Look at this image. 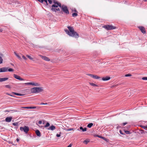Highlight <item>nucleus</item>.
<instances>
[{
	"instance_id": "nucleus-6",
	"label": "nucleus",
	"mask_w": 147,
	"mask_h": 147,
	"mask_svg": "<svg viewBox=\"0 0 147 147\" xmlns=\"http://www.w3.org/2000/svg\"><path fill=\"white\" fill-rule=\"evenodd\" d=\"M20 130L21 131H24L26 134H27L29 130V128L28 126H24L23 127H20Z\"/></svg>"
},
{
	"instance_id": "nucleus-14",
	"label": "nucleus",
	"mask_w": 147,
	"mask_h": 147,
	"mask_svg": "<svg viewBox=\"0 0 147 147\" xmlns=\"http://www.w3.org/2000/svg\"><path fill=\"white\" fill-rule=\"evenodd\" d=\"M110 79V77H109L106 76L105 77L102 78V80L103 81H105L109 80Z\"/></svg>"
},
{
	"instance_id": "nucleus-26",
	"label": "nucleus",
	"mask_w": 147,
	"mask_h": 147,
	"mask_svg": "<svg viewBox=\"0 0 147 147\" xmlns=\"http://www.w3.org/2000/svg\"><path fill=\"white\" fill-rule=\"evenodd\" d=\"M93 78L95 79H99L100 78V77L96 75H94Z\"/></svg>"
},
{
	"instance_id": "nucleus-18",
	"label": "nucleus",
	"mask_w": 147,
	"mask_h": 147,
	"mask_svg": "<svg viewBox=\"0 0 147 147\" xmlns=\"http://www.w3.org/2000/svg\"><path fill=\"white\" fill-rule=\"evenodd\" d=\"M80 130H81L82 132H84L86 131L87 130V128L86 127H85L84 128H83L82 127H80Z\"/></svg>"
},
{
	"instance_id": "nucleus-25",
	"label": "nucleus",
	"mask_w": 147,
	"mask_h": 147,
	"mask_svg": "<svg viewBox=\"0 0 147 147\" xmlns=\"http://www.w3.org/2000/svg\"><path fill=\"white\" fill-rule=\"evenodd\" d=\"M78 13L75 12L72 13V16L73 17H76L78 16Z\"/></svg>"
},
{
	"instance_id": "nucleus-42",
	"label": "nucleus",
	"mask_w": 147,
	"mask_h": 147,
	"mask_svg": "<svg viewBox=\"0 0 147 147\" xmlns=\"http://www.w3.org/2000/svg\"><path fill=\"white\" fill-rule=\"evenodd\" d=\"M88 75L90 76L91 77L93 78L94 75L92 74H88Z\"/></svg>"
},
{
	"instance_id": "nucleus-59",
	"label": "nucleus",
	"mask_w": 147,
	"mask_h": 147,
	"mask_svg": "<svg viewBox=\"0 0 147 147\" xmlns=\"http://www.w3.org/2000/svg\"><path fill=\"white\" fill-rule=\"evenodd\" d=\"M39 2L40 1V0H37Z\"/></svg>"
},
{
	"instance_id": "nucleus-20",
	"label": "nucleus",
	"mask_w": 147,
	"mask_h": 147,
	"mask_svg": "<svg viewBox=\"0 0 147 147\" xmlns=\"http://www.w3.org/2000/svg\"><path fill=\"white\" fill-rule=\"evenodd\" d=\"M74 128H66L65 130L67 131H71V130H72V131H74Z\"/></svg>"
},
{
	"instance_id": "nucleus-55",
	"label": "nucleus",
	"mask_w": 147,
	"mask_h": 147,
	"mask_svg": "<svg viewBox=\"0 0 147 147\" xmlns=\"http://www.w3.org/2000/svg\"><path fill=\"white\" fill-rule=\"evenodd\" d=\"M6 94H7V95H10V96H12V95H11L9 94V93H7Z\"/></svg>"
},
{
	"instance_id": "nucleus-22",
	"label": "nucleus",
	"mask_w": 147,
	"mask_h": 147,
	"mask_svg": "<svg viewBox=\"0 0 147 147\" xmlns=\"http://www.w3.org/2000/svg\"><path fill=\"white\" fill-rule=\"evenodd\" d=\"M26 56L28 57L29 59H30L31 60H32L33 61H34L33 59V58L32 57L30 56L29 55H26Z\"/></svg>"
},
{
	"instance_id": "nucleus-34",
	"label": "nucleus",
	"mask_w": 147,
	"mask_h": 147,
	"mask_svg": "<svg viewBox=\"0 0 147 147\" xmlns=\"http://www.w3.org/2000/svg\"><path fill=\"white\" fill-rule=\"evenodd\" d=\"M3 59L0 56V64H1L3 62Z\"/></svg>"
},
{
	"instance_id": "nucleus-27",
	"label": "nucleus",
	"mask_w": 147,
	"mask_h": 147,
	"mask_svg": "<svg viewBox=\"0 0 147 147\" xmlns=\"http://www.w3.org/2000/svg\"><path fill=\"white\" fill-rule=\"evenodd\" d=\"M89 142V141L88 140H86L84 141H83V143L85 144H87Z\"/></svg>"
},
{
	"instance_id": "nucleus-28",
	"label": "nucleus",
	"mask_w": 147,
	"mask_h": 147,
	"mask_svg": "<svg viewBox=\"0 0 147 147\" xmlns=\"http://www.w3.org/2000/svg\"><path fill=\"white\" fill-rule=\"evenodd\" d=\"M47 0H44V3L45 4H44L45 5H49V3L47 2Z\"/></svg>"
},
{
	"instance_id": "nucleus-12",
	"label": "nucleus",
	"mask_w": 147,
	"mask_h": 147,
	"mask_svg": "<svg viewBox=\"0 0 147 147\" xmlns=\"http://www.w3.org/2000/svg\"><path fill=\"white\" fill-rule=\"evenodd\" d=\"M12 119V117H7L5 118V120L7 122H9L11 121Z\"/></svg>"
},
{
	"instance_id": "nucleus-41",
	"label": "nucleus",
	"mask_w": 147,
	"mask_h": 147,
	"mask_svg": "<svg viewBox=\"0 0 147 147\" xmlns=\"http://www.w3.org/2000/svg\"><path fill=\"white\" fill-rule=\"evenodd\" d=\"M22 58H23V59H24L25 60H27V58H26V57L25 56H24V55H23V56H22Z\"/></svg>"
},
{
	"instance_id": "nucleus-23",
	"label": "nucleus",
	"mask_w": 147,
	"mask_h": 147,
	"mask_svg": "<svg viewBox=\"0 0 147 147\" xmlns=\"http://www.w3.org/2000/svg\"><path fill=\"white\" fill-rule=\"evenodd\" d=\"M89 84L93 86H98V85L92 83H89Z\"/></svg>"
},
{
	"instance_id": "nucleus-54",
	"label": "nucleus",
	"mask_w": 147,
	"mask_h": 147,
	"mask_svg": "<svg viewBox=\"0 0 147 147\" xmlns=\"http://www.w3.org/2000/svg\"><path fill=\"white\" fill-rule=\"evenodd\" d=\"M3 31V30L2 29H0V32H1Z\"/></svg>"
},
{
	"instance_id": "nucleus-36",
	"label": "nucleus",
	"mask_w": 147,
	"mask_h": 147,
	"mask_svg": "<svg viewBox=\"0 0 147 147\" xmlns=\"http://www.w3.org/2000/svg\"><path fill=\"white\" fill-rule=\"evenodd\" d=\"M72 11H74L75 12L78 13V12L77 11L76 9L75 8H74L72 9Z\"/></svg>"
},
{
	"instance_id": "nucleus-30",
	"label": "nucleus",
	"mask_w": 147,
	"mask_h": 147,
	"mask_svg": "<svg viewBox=\"0 0 147 147\" xmlns=\"http://www.w3.org/2000/svg\"><path fill=\"white\" fill-rule=\"evenodd\" d=\"M124 132H125L126 134H131V132L129 131H125V130H124Z\"/></svg>"
},
{
	"instance_id": "nucleus-5",
	"label": "nucleus",
	"mask_w": 147,
	"mask_h": 147,
	"mask_svg": "<svg viewBox=\"0 0 147 147\" xmlns=\"http://www.w3.org/2000/svg\"><path fill=\"white\" fill-rule=\"evenodd\" d=\"M102 27L107 30H110L115 29L116 28V27L111 25H104Z\"/></svg>"
},
{
	"instance_id": "nucleus-29",
	"label": "nucleus",
	"mask_w": 147,
	"mask_h": 147,
	"mask_svg": "<svg viewBox=\"0 0 147 147\" xmlns=\"http://www.w3.org/2000/svg\"><path fill=\"white\" fill-rule=\"evenodd\" d=\"M50 124L49 123L47 122L46 125L44 126L45 127H47L50 126Z\"/></svg>"
},
{
	"instance_id": "nucleus-1",
	"label": "nucleus",
	"mask_w": 147,
	"mask_h": 147,
	"mask_svg": "<svg viewBox=\"0 0 147 147\" xmlns=\"http://www.w3.org/2000/svg\"><path fill=\"white\" fill-rule=\"evenodd\" d=\"M67 28L68 30L66 29L64 30V31L68 35L75 38H78L79 37V34L74 31L73 27L68 26L67 27Z\"/></svg>"
},
{
	"instance_id": "nucleus-19",
	"label": "nucleus",
	"mask_w": 147,
	"mask_h": 147,
	"mask_svg": "<svg viewBox=\"0 0 147 147\" xmlns=\"http://www.w3.org/2000/svg\"><path fill=\"white\" fill-rule=\"evenodd\" d=\"M50 4H51L53 3H54V1H56V0H47Z\"/></svg>"
},
{
	"instance_id": "nucleus-46",
	"label": "nucleus",
	"mask_w": 147,
	"mask_h": 147,
	"mask_svg": "<svg viewBox=\"0 0 147 147\" xmlns=\"http://www.w3.org/2000/svg\"><path fill=\"white\" fill-rule=\"evenodd\" d=\"M47 103H44L43 102H41L40 104V105H47Z\"/></svg>"
},
{
	"instance_id": "nucleus-7",
	"label": "nucleus",
	"mask_w": 147,
	"mask_h": 147,
	"mask_svg": "<svg viewBox=\"0 0 147 147\" xmlns=\"http://www.w3.org/2000/svg\"><path fill=\"white\" fill-rule=\"evenodd\" d=\"M26 85H32L35 86H39L40 85L38 83L34 82H28L24 84Z\"/></svg>"
},
{
	"instance_id": "nucleus-31",
	"label": "nucleus",
	"mask_w": 147,
	"mask_h": 147,
	"mask_svg": "<svg viewBox=\"0 0 147 147\" xmlns=\"http://www.w3.org/2000/svg\"><path fill=\"white\" fill-rule=\"evenodd\" d=\"M61 132H59V134H56V136L57 137H60L61 136Z\"/></svg>"
},
{
	"instance_id": "nucleus-51",
	"label": "nucleus",
	"mask_w": 147,
	"mask_h": 147,
	"mask_svg": "<svg viewBox=\"0 0 147 147\" xmlns=\"http://www.w3.org/2000/svg\"><path fill=\"white\" fill-rule=\"evenodd\" d=\"M14 53L15 54V55L16 56L17 55H18V54L16 53V52H14Z\"/></svg>"
},
{
	"instance_id": "nucleus-4",
	"label": "nucleus",
	"mask_w": 147,
	"mask_h": 147,
	"mask_svg": "<svg viewBox=\"0 0 147 147\" xmlns=\"http://www.w3.org/2000/svg\"><path fill=\"white\" fill-rule=\"evenodd\" d=\"M42 87H34L31 89V91L32 93H35L41 92L43 91Z\"/></svg>"
},
{
	"instance_id": "nucleus-52",
	"label": "nucleus",
	"mask_w": 147,
	"mask_h": 147,
	"mask_svg": "<svg viewBox=\"0 0 147 147\" xmlns=\"http://www.w3.org/2000/svg\"><path fill=\"white\" fill-rule=\"evenodd\" d=\"M16 141L17 142H18L19 141V139L18 138H17L16 139Z\"/></svg>"
},
{
	"instance_id": "nucleus-48",
	"label": "nucleus",
	"mask_w": 147,
	"mask_h": 147,
	"mask_svg": "<svg viewBox=\"0 0 147 147\" xmlns=\"http://www.w3.org/2000/svg\"><path fill=\"white\" fill-rule=\"evenodd\" d=\"M98 136V137L99 138H104V137H103V136Z\"/></svg>"
},
{
	"instance_id": "nucleus-58",
	"label": "nucleus",
	"mask_w": 147,
	"mask_h": 147,
	"mask_svg": "<svg viewBox=\"0 0 147 147\" xmlns=\"http://www.w3.org/2000/svg\"><path fill=\"white\" fill-rule=\"evenodd\" d=\"M130 127V125H128V126H127V127Z\"/></svg>"
},
{
	"instance_id": "nucleus-15",
	"label": "nucleus",
	"mask_w": 147,
	"mask_h": 147,
	"mask_svg": "<svg viewBox=\"0 0 147 147\" xmlns=\"http://www.w3.org/2000/svg\"><path fill=\"white\" fill-rule=\"evenodd\" d=\"M24 109H34L36 108L35 107H22Z\"/></svg>"
},
{
	"instance_id": "nucleus-37",
	"label": "nucleus",
	"mask_w": 147,
	"mask_h": 147,
	"mask_svg": "<svg viewBox=\"0 0 147 147\" xmlns=\"http://www.w3.org/2000/svg\"><path fill=\"white\" fill-rule=\"evenodd\" d=\"M5 87L6 88H11V87H10V86L9 85H5Z\"/></svg>"
},
{
	"instance_id": "nucleus-3",
	"label": "nucleus",
	"mask_w": 147,
	"mask_h": 147,
	"mask_svg": "<svg viewBox=\"0 0 147 147\" xmlns=\"http://www.w3.org/2000/svg\"><path fill=\"white\" fill-rule=\"evenodd\" d=\"M61 10L60 9V11L58 12L59 15H61L63 13L66 15L69 14V11L67 6L64 5H61V7H60Z\"/></svg>"
},
{
	"instance_id": "nucleus-9",
	"label": "nucleus",
	"mask_w": 147,
	"mask_h": 147,
	"mask_svg": "<svg viewBox=\"0 0 147 147\" xmlns=\"http://www.w3.org/2000/svg\"><path fill=\"white\" fill-rule=\"evenodd\" d=\"M13 77L16 79H18L20 81L24 80V79L21 78L20 76H19L17 75L16 74H13Z\"/></svg>"
},
{
	"instance_id": "nucleus-32",
	"label": "nucleus",
	"mask_w": 147,
	"mask_h": 147,
	"mask_svg": "<svg viewBox=\"0 0 147 147\" xmlns=\"http://www.w3.org/2000/svg\"><path fill=\"white\" fill-rule=\"evenodd\" d=\"M12 124L14 126H18V122L13 123H12Z\"/></svg>"
},
{
	"instance_id": "nucleus-47",
	"label": "nucleus",
	"mask_w": 147,
	"mask_h": 147,
	"mask_svg": "<svg viewBox=\"0 0 147 147\" xmlns=\"http://www.w3.org/2000/svg\"><path fill=\"white\" fill-rule=\"evenodd\" d=\"M104 140H105L106 141H108V140H108V139H107V138H105L104 137V138H103Z\"/></svg>"
},
{
	"instance_id": "nucleus-40",
	"label": "nucleus",
	"mask_w": 147,
	"mask_h": 147,
	"mask_svg": "<svg viewBox=\"0 0 147 147\" xmlns=\"http://www.w3.org/2000/svg\"><path fill=\"white\" fill-rule=\"evenodd\" d=\"M127 124V122H125V123H123L122 124V126H124L125 125Z\"/></svg>"
},
{
	"instance_id": "nucleus-44",
	"label": "nucleus",
	"mask_w": 147,
	"mask_h": 147,
	"mask_svg": "<svg viewBox=\"0 0 147 147\" xmlns=\"http://www.w3.org/2000/svg\"><path fill=\"white\" fill-rule=\"evenodd\" d=\"M44 2V0H40V1L39 2L41 3L44 4L45 3Z\"/></svg>"
},
{
	"instance_id": "nucleus-11",
	"label": "nucleus",
	"mask_w": 147,
	"mask_h": 147,
	"mask_svg": "<svg viewBox=\"0 0 147 147\" xmlns=\"http://www.w3.org/2000/svg\"><path fill=\"white\" fill-rule=\"evenodd\" d=\"M40 56L42 59L46 61H50V59L45 56H43L42 55H40Z\"/></svg>"
},
{
	"instance_id": "nucleus-24",
	"label": "nucleus",
	"mask_w": 147,
	"mask_h": 147,
	"mask_svg": "<svg viewBox=\"0 0 147 147\" xmlns=\"http://www.w3.org/2000/svg\"><path fill=\"white\" fill-rule=\"evenodd\" d=\"M13 94H14L18 96H22V94H21L15 92H13L12 93Z\"/></svg>"
},
{
	"instance_id": "nucleus-21",
	"label": "nucleus",
	"mask_w": 147,
	"mask_h": 147,
	"mask_svg": "<svg viewBox=\"0 0 147 147\" xmlns=\"http://www.w3.org/2000/svg\"><path fill=\"white\" fill-rule=\"evenodd\" d=\"M93 125V123H90L87 125V127L89 128H90Z\"/></svg>"
},
{
	"instance_id": "nucleus-43",
	"label": "nucleus",
	"mask_w": 147,
	"mask_h": 147,
	"mask_svg": "<svg viewBox=\"0 0 147 147\" xmlns=\"http://www.w3.org/2000/svg\"><path fill=\"white\" fill-rule=\"evenodd\" d=\"M140 133H141V134H142V133H144V131L142 129H140Z\"/></svg>"
},
{
	"instance_id": "nucleus-50",
	"label": "nucleus",
	"mask_w": 147,
	"mask_h": 147,
	"mask_svg": "<svg viewBox=\"0 0 147 147\" xmlns=\"http://www.w3.org/2000/svg\"><path fill=\"white\" fill-rule=\"evenodd\" d=\"M72 146V144H70L69 146H68L67 147H71Z\"/></svg>"
},
{
	"instance_id": "nucleus-45",
	"label": "nucleus",
	"mask_w": 147,
	"mask_h": 147,
	"mask_svg": "<svg viewBox=\"0 0 147 147\" xmlns=\"http://www.w3.org/2000/svg\"><path fill=\"white\" fill-rule=\"evenodd\" d=\"M16 56L19 59H21V57L18 55H17Z\"/></svg>"
},
{
	"instance_id": "nucleus-17",
	"label": "nucleus",
	"mask_w": 147,
	"mask_h": 147,
	"mask_svg": "<svg viewBox=\"0 0 147 147\" xmlns=\"http://www.w3.org/2000/svg\"><path fill=\"white\" fill-rule=\"evenodd\" d=\"M8 78H0V82H2L5 81L6 80H8Z\"/></svg>"
},
{
	"instance_id": "nucleus-35",
	"label": "nucleus",
	"mask_w": 147,
	"mask_h": 147,
	"mask_svg": "<svg viewBox=\"0 0 147 147\" xmlns=\"http://www.w3.org/2000/svg\"><path fill=\"white\" fill-rule=\"evenodd\" d=\"M8 71L9 72L13 71H14V69L11 68H9L8 69Z\"/></svg>"
},
{
	"instance_id": "nucleus-33",
	"label": "nucleus",
	"mask_w": 147,
	"mask_h": 147,
	"mask_svg": "<svg viewBox=\"0 0 147 147\" xmlns=\"http://www.w3.org/2000/svg\"><path fill=\"white\" fill-rule=\"evenodd\" d=\"M131 76V75L130 74H126L125 75V76L126 77H129V76Z\"/></svg>"
},
{
	"instance_id": "nucleus-53",
	"label": "nucleus",
	"mask_w": 147,
	"mask_h": 147,
	"mask_svg": "<svg viewBox=\"0 0 147 147\" xmlns=\"http://www.w3.org/2000/svg\"><path fill=\"white\" fill-rule=\"evenodd\" d=\"M120 126H117V128H117V129H118L119 128H120Z\"/></svg>"
},
{
	"instance_id": "nucleus-57",
	"label": "nucleus",
	"mask_w": 147,
	"mask_h": 147,
	"mask_svg": "<svg viewBox=\"0 0 147 147\" xmlns=\"http://www.w3.org/2000/svg\"><path fill=\"white\" fill-rule=\"evenodd\" d=\"M11 65H12V66H14V64H11Z\"/></svg>"
},
{
	"instance_id": "nucleus-13",
	"label": "nucleus",
	"mask_w": 147,
	"mask_h": 147,
	"mask_svg": "<svg viewBox=\"0 0 147 147\" xmlns=\"http://www.w3.org/2000/svg\"><path fill=\"white\" fill-rule=\"evenodd\" d=\"M55 127L53 125H51L50 127L47 128L48 130H51L53 131L55 129Z\"/></svg>"
},
{
	"instance_id": "nucleus-10",
	"label": "nucleus",
	"mask_w": 147,
	"mask_h": 147,
	"mask_svg": "<svg viewBox=\"0 0 147 147\" xmlns=\"http://www.w3.org/2000/svg\"><path fill=\"white\" fill-rule=\"evenodd\" d=\"M8 71V67H3L0 68V72H6Z\"/></svg>"
},
{
	"instance_id": "nucleus-8",
	"label": "nucleus",
	"mask_w": 147,
	"mask_h": 147,
	"mask_svg": "<svg viewBox=\"0 0 147 147\" xmlns=\"http://www.w3.org/2000/svg\"><path fill=\"white\" fill-rule=\"evenodd\" d=\"M142 32L143 34H145L146 32V31L145 28L142 26H139L138 27Z\"/></svg>"
},
{
	"instance_id": "nucleus-39",
	"label": "nucleus",
	"mask_w": 147,
	"mask_h": 147,
	"mask_svg": "<svg viewBox=\"0 0 147 147\" xmlns=\"http://www.w3.org/2000/svg\"><path fill=\"white\" fill-rule=\"evenodd\" d=\"M119 132H120V134H122V135H125V134H124V133H123L122 132V131H121V130H119Z\"/></svg>"
},
{
	"instance_id": "nucleus-49",
	"label": "nucleus",
	"mask_w": 147,
	"mask_h": 147,
	"mask_svg": "<svg viewBox=\"0 0 147 147\" xmlns=\"http://www.w3.org/2000/svg\"><path fill=\"white\" fill-rule=\"evenodd\" d=\"M38 123L39 124H41L42 123V121H38Z\"/></svg>"
},
{
	"instance_id": "nucleus-38",
	"label": "nucleus",
	"mask_w": 147,
	"mask_h": 147,
	"mask_svg": "<svg viewBox=\"0 0 147 147\" xmlns=\"http://www.w3.org/2000/svg\"><path fill=\"white\" fill-rule=\"evenodd\" d=\"M142 79L144 80H147V77H143Z\"/></svg>"
},
{
	"instance_id": "nucleus-16",
	"label": "nucleus",
	"mask_w": 147,
	"mask_h": 147,
	"mask_svg": "<svg viewBox=\"0 0 147 147\" xmlns=\"http://www.w3.org/2000/svg\"><path fill=\"white\" fill-rule=\"evenodd\" d=\"M35 133L38 136L40 137L41 136L39 130H36L35 131Z\"/></svg>"
},
{
	"instance_id": "nucleus-2",
	"label": "nucleus",
	"mask_w": 147,
	"mask_h": 147,
	"mask_svg": "<svg viewBox=\"0 0 147 147\" xmlns=\"http://www.w3.org/2000/svg\"><path fill=\"white\" fill-rule=\"evenodd\" d=\"M54 3L51 7V10L53 12H57L58 13L59 11H60L59 8L61 7V3L57 1H54Z\"/></svg>"
},
{
	"instance_id": "nucleus-56",
	"label": "nucleus",
	"mask_w": 147,
	"mask_h": 147,
	"mask_svg": "<svg viewBox=\"0 0 147 147\" xmlns=\"http://www.w3.org/2000/svg\"><path fill=\"white\" fill-rule=\"evenodd\" d=\"M144 2H147V0H143Z\"/></svg>"
}]
</instances>
